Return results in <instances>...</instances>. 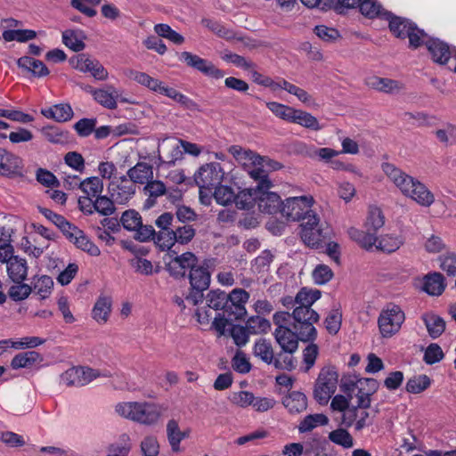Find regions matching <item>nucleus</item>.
<instances>
[{"mask_svg":"<svg viewBox=\"0 0 456 456\" xmlns=\"http://www.w3.org/2000/svg\"><path fill=\"white\" fill-rule=\"evenodd\" d=\"M32 292H35L41 299L50 297L53 289V281L48 275H34L30 283Z\"/></svg>","mask_w":456,"mask_h":456,"instance_id":"nucleus-35","label":"nucleus"},{"mask_svg":"<svg viewBox=\"0 0 456 456\" xmlns=\"http://www.w3.org/2000/svg\"><path fill=\"white\" fill-rule=\"evenodd\" d=\"M109 371L102 372L90 367H72L60 377V382L67 387H84L100 377H110Z\"/></svg>","mask_w":456,"mask_h":456,"instance_id":"nucleus-10","label":"nucleus"},{"mask_svg":"<svg viewBox=\"0 0 456 456\" xmlns=\"http://www.w3.org/2000/svg\"><path fill=\"white\" fill-rule=\"evenodd\" d=\"M405 321V314L400 305L387 304L378 317V327L382 338H389L397 334Z\"/></svg>","mask_w":456,"mask_h":456,"instance_id":"nucleus-5","label":"nucleus"},{"mask_svg":"<svg viewBox=\"0 0 456 456\" xmlns=\"http://www.w3.org/2000/svg\"><path fill=\"white\" fill-rule=\"evenodd\" d=\"M181 60H183L188 66L197 69L205 76L211 77L216 79L222 78L224 73L217 69L211 61L203 59L196 54L189 52H183L181 53Z\"/></svg>","mask_w":456,"mask_h":456,"instance_id":"nucleus-16","label":"nucleus"},{"mask_svg":"<svg viewBox=\"0 0 456 456\" xmlns=\"http://www.w3.org/2000/svg\"><path fill=\"white\" fill-rule=\"evenodd\" d=\"M329 423V419L322 413L310 414L305 417L298 426L300 433H306L318 426H325Z\"/></svg>","mask_w":456,"mask_h":456,"instance_id":"nucleus-47","label":"nucleus"},{"mask_svg":"<svg viewBox=\"0 0 456 456\" xmlns=\"http://www.w3.org/2000/svg\"><path fill=\"white\" fill-rule=\"evenodd\" d=\"M141 215L134 209L126 210L120 217V223L122 224L123 227L130 232H133L138 228V226L141 224Z\"/></svg>","mask_w":456,"mask_h":456,"instance_id":"nucleus-59","label":"nucleus"},{"mask_svg":"<svg viewBox=\"0 0 456 456\" xmlns=\"http://www.w3.org/2000/svg\"><path fill=\"white\" fill-rule=\"evenodd\" d=\"M94 100L108 110H116L118 102V91L112 85H105L94 92Z\"/></svg>","mask_w":456,"mask_h":456,"instance_id":"nucleus-23","label":"nucleus"},{"mask_svg":"<svg viewBox=\"0 0 456 456\" xmlns=\"http://www.w3.org/2000/svg\"><path fill=\"white\" fill-rule=\"evenodd\" d=\"M71 65L74 69L80 72H89L96 79L104 81L108 78V70L103 65L95 59H91L86 54H78L70 61Z\"/></svg>","mask_w":456,"mask_h":456,"instance_id":"nucleus-15","label":"nucleus"},{"mask_svg":"<svg viewBox=\"0 0 456 456\" xmlns=\"http://www.w3.org/2000/svg\"><path fill=\"white\" fill-rule=\"evenodd\" d=\"M426 46L430 53L433 61L439 64L447 63L454 52L450 49L446 43L439 40L438 38L428 39L426 41Z\"/></svg>","mask_w":456,"mask_h":456,"instance_id":"nucleus-22","label":"nucleus"},{"mask_svg":"<svg viewBox=\"0 0 456 456\" xmlns=\"http://www.w3.org/2000/svg\"><path fill=\"white\" fill-rule=\"evenodd\" d=\"M17 64L22 70L30 73L34 77H42L49 74V69L45 63L32 57H20L18 59Z\"/></svg>","mask_w":456,"mask_h":456,"instance_id":"nucleus-29","label":"nucleus"},{"mask_svg":"<svg viewBox=\"0 0 456 456\" xmlns=\"http://www.w3.org/2000/svg\"><path fill=\"white\" fill-rule=\"evenodd\" d=\"M291 123L298 124L304 127L318 131L322 128L319 121L312 114L301 110H294Z\"/></svg>","mask_w":456,"mask_h":456,"instance_id":"nucleus-46","label":"nucleus"},{"mask_svg":"<svg viewBox=\"0 0 456 456\" xmlns=\"http://www.w3.org/2000/svg\"><path fill=\"white\" fill-rule=\"evenodd\" d=\"M167 236V241L163 242V245L167 248H170L175 243L181 245H186L190 243L196 234V230L190 224H183L176 227L173 232H167L165 233Z\"/></svg>","mask_w":456,"mask_h":456,"instance_id":"nucleus-21","label":"nucleus"},{"mask_svg":"<svg viewBox=\"0 0 456 456\" xmlns=\"http://www.w3.org/2000/svg\"><path fill=\"white\" fill-rule=\"evenodd\" d=\"M430 385L431 380L427 375H417L407 380L405 389L411 394H419L428 388Z\"/></svg>","mask_w":456,"mask_h":456,"instance_id":"nucleus-49","label":"nucleus"},{"mask_svg":"<svg viewBox=\"0 0 456 456\" xmlns=\"http://www.w3.org/2000/svg\"><path fill=\"white\" fill-rule=\"evenodd\" d=\"M115 200L110 197L99 195L94 200V209L102 216H110L115 210Z\"/></svg>","mask_w":456,"mask_h":456,"instance_id":"nucleus-56","label":"nucleus"},{"mask_svg":"<svg viewBox=\"0 0 456 456\" xmlns=\"http://www.w3.org/2000/svg\"><path fill=\"white\" fill-rule=\"evenodd\" d=\"M422 320L429 336L433 338L440 337L445 330V322L439 315L425 314L422 315Z\"/></svg>","mask_w":456,"mask_h":456,"instance_id":"nucleus-41","label":"nucleus"},{"mask_svg":"<svg viewBox=\"0 0 456 456\" xmlns=\"http://www.w3.org/2000/svg\"><path fill=\"white\" fill-rule=\"evenodd\" d=\"M143 191L148 197L144 201L143 208L150 209L156 204V200L159 197L167 193V187L163 182L153 180L152 178L146 183Z\"/></svg>","mask_w":456,"mask_h":456,"instance_id":"nucleus-27","label":"nucleus"},{"mask_svg":"<svg viewBox=\"0 0 456 456\" xmlns=\"http://www.w3.org/2000/svg\"><path fill=\"white\" fill-rule=\"evenodd\" d=\"M14 284L9 288L8 295L13 301H22L32 293V287L24 281H12Z\"/></svg>","mask_w":456,"mask_h":456,"instance_id":"nucleus-51","label":"nucleus"},{"mask_svg":"<svg viewBox=\"0 0 456 456\" xmlns=\"http://www.w3.org/2000/svg\"><path fill=\"white\" fill-rule=\"evenodd\" d=\"M198 258L191 252L176 256L167 264V270L174 277H183L188 270L197 265Z\"/></svg>","mask_w":456,"mask_h":456,"instance_id":"nucleus-17","label":"nucleus"},{"mask_svg":"<svg viewBox=\"0 0 456 456\" xmlns=\"http://www.w3.org/2000/svg\"><path fill=\"white\" fill-rule=\"evenodd\" d=\"M421 289L432 297L441 296L445 288V278L438 272L426 274L421 280Z\"/></svg>","mask_w":456,"mask_h":456,"instance_id":"nucleus-20","label":"nucleus"},{"mask_svg":"<svg viewBox=\"0 0 456 456\" xmlns=\"http://www.w3.org/2000/svg\"><path fill=\"white\" fill-rule=\"evenodd\" d=\"M167 435L173 452H179L180 443L187 436V434L180 430L178 422L175 419L168 420L167 424Z\"/></svg>","mask_w":456,"mask_h":456,"instance_id":"nucleus-43","label":"nucleus"},{"mask_svg":"<svg viewBox=\"0 0 456 456\" xmlns=\"http://www.w3.org/2000/svg\"><path fill=\"white\" fill-rule=\"evenodd\" d=\"M201 24L216 34L218 37L231 40L234 38L232 30L228 29L223 24L209 19H202Z\"/></svg>","mask_w":456,"mask_h":456,"instance_id":"nucleus-61","label":"nucleus"},{"mask_svg":"<svg viewBox=\"0 0 456 456\" xmlns=\"http://www.w3.org/2000/svg\"><path fill=\"white\" fill-rule=\"evenodd\" d=\"M371 399H359L356 405H352L346 414L342 415V423L346 428L354 427L356 432L369 428L373 424L375 414L369 411Z\"/></svg>","mask_w":456,"mask_h":456,"instance_id":"nucleus-8","label":"nucleus"},{"mask_svg":"<svg viewBox=\"0 0 456 456\" xmlns=\"http://www.w3.org/2000/svg\"><path fill=\"white\" fill-rule=\"evenodd\" d=\"M109 192L117 204H126L134 195L135 185L130 183L126 176H123L119 183L110 184Z\"/></svg>","mask_w":456,"mask_h":456,"instance_id":"nucleus-18","label":"nucleus"},{"mask_svg":"<svg viewBox=\"0 0 456 456\" xmlns=\"http://www.w3.org/2000/svg\"><path fill=\"white\" fill-rule=\"evenodd\" d=\"M41 113L47 118L54 119L57 122H66L73 117V110L68 103L55 104L52 107L43 109Z\"/></svg>","mask_w":456,"mask_h":456,"instance_id":"nucleus-34","label":"nucleus"},{"mask_svg":"<svg viewBox=\"0 0 456 456\" xmlns=\"http://www.w3.org/2000/svg\"><path fill=\"white\" fill-rule=\"evenodd\" d=\"M367 85L372 89L390 94H399L404 88L400 81L379 77L368 78Z\"/></svg>","mask_w":456,"mask_h":456,"instance_id":"nucleus-24","label":"nucleus"},{"mask_svg":"<svg viewBox=\"0 0 456 456\" xmlns=\"http://www.w3.org/2000/svg\"><path fill=\"white\" fill-rule=\"evenodd\" d=\"M173 215L168 212H165L161 214L155 221V224L158 228L160 229V231L157 234V238L159 241L166 242L167 236L164 233L167 232H173L172 229H170V225L173 222Z\"/></svg>","mask_w":456,"mask_h":456,"instance_id":"nucleus-57","label":"nucleus"},{"mask_svg":"<svg viewBox=\"0 0 456 456\" xmlns=\"http://www.w3.org/2000/svg\"><path fill=\"white\" fill-rule=\"evenodd\" d=\"M249 293L243 289H233L227 294L226 314L232 320H240L247 314L246 304Z\"/></svg>","mask_w":456,"mask_h":456,"instance_id":"nucleus-14","label":"nucleus"},{"mask_svg":"<svg viewBox=\"0 0 456 456\" xmlns=\"http://www.w3.org/2000/svg\"><path fill=\"white\" fill-rule=\"evenodd\" d=\"M440 268L449 276L456 275V254L447 252L438 257Z\"/></svg>","mask_w":456,"mask_h":456,"instance_id":"nucleus-63","label":"nucleus"},{"mask_svg":"<svg viewBox=\"0 0 456 456\" xmlns=\"http://www.w3.org/2000/svg\"><path fill=\"white\" fill-rule=\"evenodd\" d=\"M43 361L44 357L38 352L27 351L16 354L11 362V366L14 370L20 368H31L36 364H41Z\"/></svg>","mask_w":456,"mask_h":456,"instance_id":"nucleus-31","label":"nucleus"},{"mask_svg":"<svg viewBox=\"0 0 456 456\" xmlns=\"http://www.w3.org/2000/svg\"><path fill=\"white\" fill-rule=\"evenodd\" d=\"M80 190L89 198H97L103 191V183L97 176L88 177L80 183Z\"/></svg>","mask_w":456,"mask_h":456,"instance_id":"nucleus-45","label":"nucleus"},{"mask_svg":"<svg viewBox=\"0 0 456 456\" xmlns=\"http://www.w3.org/2000/svg\"><path fill=\"white\" fill-rule=\"evenodd\" d=\"M42 134L45 140L53 144H66L70 141L69 133L58 126H45L42 129Z\"/></svg>","mask_w":456,"mask_h":456,"instance_id":"nucleus-42","label":"nucleus"},{"mask_svg":"<svg viewBox=\"0 0 456 456\" xmlns=\"http://www.w3.org/2000/svg\"><path fill=\"white\" fill-rule=\"evenodd\" d=\"M24 163L20 157L0 148V176L8 178L23 177Z\"/></svg>","mask_w":456,"mask_h":456,"instance_id":"nucleus-12","label":"nucleus"},{"mask_svg":"<svg viewBox=\"0 0 456 456\" xmlns=\"http://www.w3.org/2000/svg\"><path fill=\"white\" fill-rule=\"evenodd\" d=\"M274 338L283 353L293 354L297 350L299 334L290 329H275Z\"/></svg>","mask_w":456,"mask_h":456,"instance_id":"nucleus-19","label":"nucleus"},{"mask_svg":"<svg viewBox=\"0 0 456 456\" xmlns=\"http://www.w3.org/2000/svg\"><path fill=\"white\" fill-rule=\"evenodd\" d=\"M72 243L77 248L86 252L92 256H98L101 254L100 248L89 240L82 230H80V234H77Z\"/></svg>","mask_w":456,"mask_h":456,"instance_id":"nucleus-50","label":"nucleus"},{"mask_svg":"<svg viewBox=\"0 0 456 456\" xmlns=\"http://www.w3.org/2000/svg\"><path fill=\"white\" fill-rule=\"evenodd\" d=\"M384 224L385 217L382 211L379 208L373 207L369 209L364 224L365 231L351 227L347 232L349 237L362 248L370 249L376 246L378 241L376 233Z\"/></svg>","mask_w":456,"mask_h":456,"instance_id":"nucleus-3","label":"nucleus"},{"mask_svg":"<svg viewBox=\"0 0 456 456\" xmlns=\"http://www.w3.org/2000/svg\"><path fill=\"white\" fill-rule=\"evenodd\" d=\"M207 303L210 308L224 310L226 313L227 294L222 290H211L208 293Z\"/></svg>","mask_w":456,"mask_h":456,"instance_id":"nucleus-53","label":"nucleus"},{"mask_svg":"<svg viewBox=\"0 0 456 456\" xmlns=\"http://www.w3.org/2000/svg\"><path fill=\"white\" fill-rule=\"evenodd\" d=\"M329 439L344 448H352L354 446V438L350 433L344 428H338L329 434Z\"/></svg>","mask_w":456,"mask_h":456,"instance_id":"nucleus-54","label":"nucleus"},{"mask_svg":"<svg viewBox=\"0 0 456 456\" xmlns=\"http://www.w3.org/2000/svg\"><path fill=\"white\" fill-rule=\"evenodd\" d=\"M127 176L131 181L130 183H133L134 184L146 183L153 178L152 166L146 162H138L134 167H131L127 171Z\"/></svg>","mask_w":456,"mask_h":456,"instance_id":"nucleus-32","label":"nucleus"},{"mask_svg":"<svg viewBox=\"0 0 456 456\" xmlns=\"http://www.w3.org/2000/svg\"><path fill=\"white\" fill-rule=\"evenodd\" d=\"M143 456H158L159 453V444L153 436H145L140 444Z\"/></svg>","mask_w":456,"mask_h":456,"instance_id":"nucleus-64","label":"nucleus"},{"mask_svg":"<svg viewBox=\"0 0 456 456\" xmlns=\"http://www.w3.org/2000/svg\"><path fill=\"white\" fill-rule=\"evenodd\" d=\"M354 390H357L356 398L359 399H370V396L377 391L379 383L374 379L362 378L357 379L353 385Z\"/></svg>","mask_w":456,"mask_h":456,"instance_id":"nucleus-39","label":"nucleus"},{"mask_svg":"<svg viewBox=\"0 0 456 456\" xmlns=\"http://www.w3.org/2000/svg\"><path fill=\"white\" fill-rule=\"evenodd\" d=\"M111 305L112 301L110 297H99L92 310L93 319L99 324L106 323L111 312Z\"/></svg>","mask_w":456,"mask_h":456,"instance_id":"nucleus-33","label":"nucleus"},{"mask_svg":"<svg viewBox=\"0 0 456 456\" xmlns=\"http://www.w3.org/2000/svg\"><path fill=\"white\" fill-rule=\"evenodd\" d=\"M6 272L12 281H24L28 273L27 260L20 256H15L8 262Z\"/></svg>","mask_w":456,"mask_h":456,"instance_id":"nucleus-25","label":"nucleus"},{"mask_svg":"<svg viewBox=\"0 0 456 456\" xmlns=\"http://www.w3.org/2000/svg\"><path fill=\"white\" fill-rule=\"evenodd\" d=\"M252 178L258 182V200L257 206L261 212L266 214H276L281 213L282 202L281 197L275 193L269 191L272 188L273 183L268 179L265 171L256 167L249 172Z\"/></svg>","mask_w":456,"mask_h":456,"instance_id":"nucleus-4","label":"nucleus"},{"mask_svg":"<svg viewBox=\"0 0 456 456\" xmlns=\"http://www.w3.org/2000/svg\"><path fill=\"white\" fill-rule=\"evenodd\" d=\"M258 184L255 188H248L240 191L234 200L238 208L250 209L258 200Z\"/></svg>","mask_w":456,"mask_h":456,"instance_id":"nucleus-38","label":"nucleus"},{"mask_svg":"<svg viewBox=\"0 0 456 456\" xmlns=\"http://www.w3.org/2000/svg\"><path fill=\"white\" fill-rule=\"evenodd\" d=\"M301 238L307 246L312 248H317L325 239L317 215L306 216V220L301 224Z\"/></svg>","mask_w":456,"mask_h":456,"instance_id":"nucleus-13","label":"nucleus"},{"mask_svg":"<svg viewBox=\"0 0 456 456\" xmlns=\"http://www.w3.org/2000/svg\"><path fill=\"white\" fill-rule=\"evenodd\" d=\"M377 242V248L387 253L396 251L403 243L401 237L390 234L382 236Z\"/></svg>","mask_w":456,"mask_h":456,"instance_id":"nucleus-52","label":"nucleus"},{"mask_svg":"<svg viewBox=\"0 0 456 456\" xmlns=\"http://www.w3.org/2000/svg\"><path fill=\"white\" fill-rule=\"evenodd\" d=\"M314 200L311 195H302L289 197L282 201L281 214L288 221H300L306 220V216L310 215H316L312 210V206Z\"/></svg>","mask_w":456,"mask_h":456,"instance_id":"nucleus-7","label":"nucleus"},{"mask_svg":"<svg viewBox=\"0 0 456 456\" xmlns=\"http://www.w3.org/2000/svg\"><path fill=\"white\" fill-rule=\"evenodd\" d=\"M382 170L389 180L407 198L421 207L428 208L435 202V195L419 180L409 175L391 163H383Z\"/></svg>","mask_w":456,"mask_h":456,"instance_id":"nucleus-1","label":"nucleus"},{"mask_svg":"<svg viewBox=\"0 0 456 456\" xmlns=\"http://www.w3.org/2000/svg\"><path fill=\"white\" fill-rule=\"evenodd\" d=\"M254 355L267 364L273 363L274 354L272 344L266 339L260 338L256 341L253 348Z\"/></svg>","mask_w":456,"mask_h":456,"instance_id":"nucleus-44","label":"nucleus"},{"mask_svg":"<svg viewBox=\"0 0 456 456\" xmlns=\"http://www.w3.org/2000/svg\"><path fill=\"white\" fill-rule=\"evenodd\" d=\"M283 405L290 413H300L307 408V398L303 393L293 391L283 399Z\"/></svg>","mask_w":456,"mask_h":456,"instance_id":"nucleus-40","label":"nucleus"},{"mask_svg":"<svg viewBox=\"0 0 456 456\" xmlns=\"http://www.w3.org/2000/svg\"><path fill=\"white\" fill-rule=\"evenodd\" d=\"M321 291L318 289H301L295 297L297 306L310 307L321 297Z\"/></svg>","mask_w":456,"mask_h":456,"instance_id":"nucleus-48","label":"nucleus"},{"mask_svg":"<svg viewBox=\"0 0 456 456\" xmlns=\"http://www.w3.org/2000/svg\"><path fill=\"white\" fill-rule=\"evenodd\" d=\"M154 31L158 36L167 38L175 45H181L184 41L183 37L176 31L173 30L167 24H156L154 26Z\"/></svg>","mask_w":456,"mask_h":456,"instance_id":"nucleus-55","label":"nucleus"},{"mask_svg":"<svg viewBox=\"0 0 456 456\" xmlns=\"http://www.w3.org/2000/svg\"><path fill=\"white\" fill-rule=\"evenodd\" d=\"M213 190L214 197L218 204L225 206L234 202L236 195L232 188L220 184L215 187Z\"/></svg>","mask_w":456,"mask_h":456,"instance_id":"nucleus-62","label":"nucleus"},{"mask_svg":"<svg viewBox=\"0 0 456 456\" xmlns=\"http://www.w3.org/2000/svg\"><path fill=\"white\" fill-rule=\"evenodd\" d=\"M168 150L167 159L164 160L168 165H175L176 161L183 159V151L181 144L177 142H168L167 139H163L158 144V155L161 159V151Z\"/></svg>","mask_w":456,"mask_h":456,"instance_id":"nucleus-28","label":"nucleus"},{"mask_svg":"<svg viewBox=\"0 0 456 456\" xmlns=\"http://www.w3.org/2000/svg\"><path fill=\"white\" fill-rule=\"evenodd\" d=\"M385 20L388 21L390 31L398 38H406L407 32L411 29V21L393 14L390 12V16L386 18Z\"/></svg>","mask_w":456,"mask_h":456,"instance_id":"nucleus-37","label":"nucleus"},{"mask_svg":"<svg viewBox=\"0 0 456 456\" xmlns=\"http://www.w3.org/2000/svg\"><path fill=\"white\" fill-rule=\"evenodd\" d=\"M224 175V172L217 162L207 163L201 166L194 175L195 183L200 188V197L202 198V189L212 192L215 187L220 185Z\"/></svg>","mask_w":456,"mask_h":456,"instance_id":"nucleus-11","label":"nucleus"},{"mask_svg":"<svg viewBox=\"0 0 456 456\" xmlns=\"http://www.w3.org/2000/svg\"><path fill=\"white\" fill-rule=\"evenodd\" d=\"M294 322L292 326L304 342L314 341L317 330L314 324L319 321V314L310 307L296 306L292 312Z\"/></svg>","mask_w":456,"mask_h":456,"instance_id":"nucleus-6","label":"nucleus"},{"mask_svg":"<svg viewBox=\"0 0 456 456\" xmlns=\"http://www.w3.org/2000/svg\"><path fill=\"white\" fill-rule=\"evenodd\" d=\"M116 412L126 419L145 426H154L163 414L160 404L151 402H124L115 407Z\"/></svg>","mask_w":456,"mask_h":456,"instance_id":"nucleus-2","label":"nucleus"},{"mask_svg":"<svg viewBox=\"0 0 456 456\" xmlns=\"http://www.w3.org/2000/svg\"><path fill=\"white\" fill-rule=\"evenodd\" d=\"M338 374L335 368L328 366L321 370L315 381L314 396L322 405L329 403L332 395L336 392Z\"/></svg>","mask_w":456,"mask_h":456,"instance_id":"nucleus-9","label":"nucleus"},{"mask_svg":"<svg viewBox=\"0 0 456 456\" xmlns=\"http://www.w3.org/2000/svg\"><path fill=\"white\" fill-rule=\"evenodd\" d=\"M358 6L361 13L368 19L385 20L390 16V12L385 10L377 0H361Z\"/></svg>","mask_w":456,"mask_h":456,"instance_id":"nucleus-30","label":"nucleus"},{"mask_svg":"<svg viewBox=\"0 0 456 456\" xmlns=\"http://www.w3.org/2000/svg\"><path fill=\"white\" fill-rule=\"evenodd\" d=\"M266 106L277 118L291 122L294 108L276 102H266Z\"/></svg>","mask_w":456,"mask_h":456,"instance_id":"nucleus-58","label":"nucleus"},{"mask_svg":"<svg viewBox=\"0 0 456 456\" xmlns=\"http://www.w3.org/2000/svg\"><path fill=\"white\" fill-rule=\"evenodd\" d=\"M191 288L207 290L210 284V273L203 266L193 267L189 274Z\"/></svg>","mask_w":456,"mask_h":456,"instance_id":"nucleus-36","label":"nucleus"},{"mask_svg":"<svg viewBox=\"0 0 456 456\" xmlns=\"http://www.w3.org/2000/svg\"><path fill=\"white\" fill-rule=\"evenodd\" d=\"M406 37L409 38L410 46L412 48H418L423 44L426 45V41L430 39L428 34L417 28L413 22H411V29L408 30Z\"/></svg>","mask_w":456,"mask_h":456,"instance_id":"nucleus-60","label":"nucleus"},{"mask_svg":"<svg viewBox=\"0 0 456 456\" xmlns=\"http://www.w3.org/2000/svg\"><path fill=\"white\" fill-rule=\"evenodd\" d=\"M228 151L243 166L253 165L256 167L263 165L264 158L250 150L243 149L239 145H232Z\"/></svg>","mask_w":456,"mask_h":456,"instance_id":"nucleus-26","label":"nucleus"}]
</instances>
